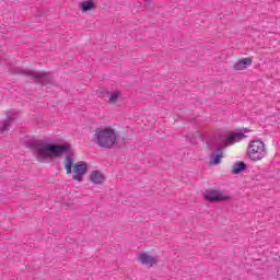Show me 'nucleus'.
Returning <instances> with one entry per match:
<instances>
[{
  "instance_id": "obj_17",
  "label": "nucleus",
  "mask_w": 280,
  "mask_h": 280,
  "mask_svg": "<svg viewBox=\"0 0 280 280\" xmlns=\"http://www.w3.org/2000/svg\"><path fill=\"white\" fill-rule=\"evenodd\" d=\"M253 65V59L250 57L246 58V67H250Z\"/></svg>"
},
{
  "instance_id": "obj_2",
  "label": "nucleus",
  "mask_w": 280,
  "mask_h": 280,
  "mask_svg": "<svg viewBox=\"0 0 280 280\" xmlns=\"http://www.w3.org/2000/svg\"><path fill=\"white\" fill-rule=\"evenodd\" d=\"M92 140L98 148L109 149L117 143V133L112 127H100L95 129Z\"/></svg>"
},
{
  "instance_id": "obj_13",
  "label": "nucleus",
  "mask_w": 280,
  "mask_h": 280,
  "mask_svg": "<svg viewBox=\"0 0 280 280\" xmlns=\"http://www.w3.org/2000/svg\"><path fill=\"white\" fill-rule=\"evenodd\" d=\"M10 124H12V118H7L4 121L0 122V132H8V130H10Z\"/></svg>"
},
{
  "instance_id": "obj_8",
  "label": "nucleus",
  "mask_w": 280,
  "mask_h": 280,
  "mask_svg": "<svg viewBox=\"0 0 280 280\" xmlns=\"http://www.w3.org/2000/svg\"><path fill=\"white\" fill-rule=\"evenodd\" d=\"M90 180L93 185H102L104 180H106V177L100 171H92L90 174Z\"/></svg>"
},
{
  "instance_id": "obj_12",
  "label": "nucleus",
  "mask_w": 280,
  "mask_h": 280,
  "mask_svg": "<svg viewBox=\"0 0 280 280\" xmlns=\"http://www.w3.org/2000/svg\"><path fill=\"white\" fill-rule=\"evenodd\" d=\"M246 170V163H236L232 167V174H240L242 171Z\"/></svg>"
},
{
  "instance_id": "obj_5",
  "label": "nucleus",
  "mask_w": 280,
  "mask_h": 280,
  "mask_svg": "<svg viewBox=\"0 0 280 280\" xmlns=\"http://www.w3.org/2000/svg\"><path fill=\"white\" fill-rule=\"evenodd\" d=\"M138 261L147 268H152L159 264V257L149 255L148 253H141L138 255Z\"/></svg>"
},
{
  "instance_id": "obj_11",
  "label": "nucleus",
  "mask_w": 280,
  "mask_h": 280,
  "mask_svg": "<svg viewBox=\"0 0 280 280\" xmlns=\"http://www.w3.org/2000/svg\"><path fill=\"white\" fill-rule=\"evenodd\" d=\"M63 164H65L67 174H71L72 167H73V155L68 154L65 159Z\"/></svg>"
},
{
  "instance_id": "obj_1",
  "label": "nucleus",
  "mask_w": 280,
  "mask_h": 280,
  "mask_svg": "<svg viewBox=\"0 0 280 280\" xmlns=\"http://www.w3.org/2000/svg\"><path fill=\"white\" fill-rule=\"evenodd\" d=\"M31 149L38 161L58 159V156H62V154H69V152H71V145L69 143L49 144L42 140L31 142Z\"/></svg>"
},
{
  "instance_id": "obj_7",
  "label": "nucleus",
  "mask_w": 280,
  "mask_h": 280,
  "mask_svg": "<svg viewBox=\"0 0 280 280\" xmlns=\"http://www.w3.org/2000/svg\"><path fill=\"white\" fill-rule=\"evenodd\" d=\"M244 137V132H232L228 135L225 139V145H233V143H238V141H242Z\"/></svg>"
},
{
  "instance_id": "obj_9",
  "label": "nucleus",
  "mask_w": 280,
  "mask_h": 280,
  "mask_svg": "<svg viewBox=\"0 0 280 280\" xmlns=\"http://www.w3.org/2000/svg\"><path fill=\"white\" fill-rule=\"evenodd\" d=\"M223 156L224 155L222 153V150L213 151L210 155L212 165H220L222 163Z\"/></svg>"
},
{
  "instance_id": "obj_4",
  "label": "nucleus",
  "mask_w": 280,
  "mask_h": 280,
  "mask_svg": "<svg viewBox=\"0 0 280 280\" xmlns=\"http://www.w3.org/2000/svg\"><path fill=\"white\" fill-rule=\"evenodd\" d=\"M203 198L208 200V202H222L229 200V196L223 195L222 191L215 189L206 190L203 192Z\"/></svg>"
},
{
  "instance_id": "obj_6",
  "label": "nucleus",
  "mask_w": 280,
  "mask_h": 280,
  "mask_svg": "<svg viewBox=\"0 0 280 280\" xmlns=\"http://www.w3.org/2000/svg\"><path fill=\"white\" fill-rule=\"evenodd\" d=\"M73 180H78V183H82V178H84V174H86V163L79 162L73 166Z\"/></svg>"
},
{
  "instance_id": "obj_15",
  "label": "nucleus",
  "mask_w": 280,
  "mask_h": 280,
  "mask_svg": "<svg viewBox=\"0 0 280 280\" xmlns=\"http://www.w3.org/2000/svg\"><path fill=\"white\" fill-rule=\"evenodd\" d=\"M235 71H244L246 69V59H241L234 65Z\"/></svg>"
},
{
  "instance_id": "obj_14",
  "label": "nucleus",
  "mask_w": 280,
  "mask_h": 280,
  "mask_svg": "<svg viewBox=\"0 0 280 280\" xmlns=\"http://www.w3.org/2000/svg\"><path fill=\"white\" fill-rule=\"evenodd\" d=\"M119 97H121V92L115 91L109 94V102L110 104H115L119 101Z\"/></svg>"
},
{
  "instance_id": "obj_3",
  "label": "nucleus",
  "mask_w": 280,
  "mask_h": 280,
  "mask_svg": "<svg viewBox=\"0 0 280 280\" xmlns=\"http://www.w3.org/2000/svg\"><path fill=\"white\" fill-rule=\"evenodd\" d=\"M247 156L250 161H261L266 156V144L261 140H253L248 144Z\"/></svg>"
},
{
  "instance_id": "obj_18",
  "label": "nucleus",
  "mask_w": 280,
  "mask_h": 280,
  "mask_svg": "<svg viewBox=\"0 0 280 280\" xmlns=\"http://www.w3.org/2000/svg\"><path fill=\"white\" fill-rule=\"evenodd\" d=\"M246 132H250V130L246 129Z\"/></svg>"
},
{
  "instance_id": "obj_16",
  "label": "nucleus",
  "mask_w": 280,
  "mask_h": 280,
  "mask_svg": "<svg viewBox=\"0 0 280 280\" xmlns=\"http://www.w3.org/2000/svg\"><path fill=\"white\" fill-rule=\"evenodd\" d=\"M28 75H31V78L33 80H37L38 82H40L47 74L45 73H36V72H27Z\"/></svg>"
},
{
  "instance_id": "obj_10",
  "label": "nucleus",
  "mask_w": 280,
  "mask_h": 280,
  "mask_svg": "<svg viewBox=\"0 0 280 280\" xmlns=\"http://www.w3.org/2000/svg\"><path fill=\"white\" fill-rule=\"evenodd\" d=\"M80 8L83 12H89L90 10H95L97 4L93 0H86L80 3Z\"/></svg>"
}]
</instances>
